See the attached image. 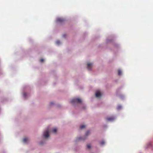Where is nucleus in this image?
I'll return each instance as SVG.
<instances>
[{
    "instance_id": "nucleus-1",
    "label": "nucleus",
    "mask_w": 153,
    "mask_h": 153,
    "mask_svg": "<svg viewBox=\"0 0 153 153\" xmlns=\"http://www.w3.org/2000/svg\"><path fill=\"white\" fill-rule=\"evenodd\" d=\"M71 102L72 103H80L81 102V100L79 98H74L72 99L71 101Z\"/></svg>"
},
{
    "instance_id": "nucleus-2",
    "label": "nucleus",
    "mask_w": 153,
    "mask_h": 153,
    "mask_svg": "<svg viewBox=\"0 0 153 153\" xmlns=\"http://www.w3.org/2000/svg\"><path fill=\"white\" fill-rule=\"evenodd\" d=\"M49 131L48 129L45 130L44 133L43 135L45 138H48L49 136Z\"/></svg>"
},
{
    "instance_id": "nucleus-3",
    "label": "nucleus",
    "mask_w": 153,
    "mask_h": 153,
    "mask_svg": "<svg viewBox=\"0 0 153 153\" xmlns=\"http://www.w3.org/2000/svg\"><path fill=\"white\" fill-rule=\"evenodd\" d=\"M65 21V19L62 18H59L56 19V21L58 23H62Z\"/></svg>"
},
{
    "instance_id": "nucleus-4",
    "label": "nucleus",
    "mask_w": 153,
    "mask_h": 153,
    "mask_svg": "<svg viewBox=\"0 0 153 153\" xmlns=\"http://www.w3.org/2000/svg\"><path fill=\"white\" fill-rule=\"evenodd\" d=\"M101 96V94L99 91H97L95 93V96L96 97H99Z\"/></svg>"
},
{
    "instance_id": "nucleus-5",
    "label": "nucleus",
    "mask_w": 153,
    "mask_h": 153,
    "mask_svg": "<svg viewBox=\"0 0 153 153\" xmlns=\"http://www.w3.org/2000/svg\"><path fill=\"white\" fill-rule=\"evenodd\" d=\"M92 64L91 63H88L87 64V68L88 70H91Z\"/></svg>"
},
{
    "instance_id": "nucleus-6",
    "label": "nucleus",
    "mask_w": 153,
    "mask_h": 153,
    "mask_svg": "<svg viewBox=\"0 0 153 153\" xmlns=\"http://www.w3.org/2000/svg\"><path fill=\"white\" fill-rule=\"evenodd\" d=\"M106 119L108 121H112L114 120V118L113 117H110L107 118Z\"/></svg>"
},
{
    "instance_id": "nucleus-7",
    "label": "nucleus",
    "mask_w": 153,
    "mask_h": 153,
    "mask_svg": "<svg viewBox=\"0 0 153 153\" xmlns=\"http://www.w3.org/2000/svg\"><path fill=\"white\" fill-rule=\"evenodd\" d=\"M52 132L54 133H56L57 131V129L56 128H53L52 130Z\"/></svg>"
},
{
    "instance_id": "nucleus-8",
    "label": "nucleus",
    "mask_w": 153,
    "mask_h": 153,
    "mask_svg": "<svg viewBox=\"0 0 153 153\" xmlns=\"http://www.w3.org/2000/svg\"><path fill=\"white\" fill-rule=\"evenodd\" d=\"M151 146V144L150 143H149L147 144L146 146V148L147 149L150 146Z\"/></svg>"
},
{
    "instance_id": "nucleus-9",
    "label": "nucleus",
    "mask_w": 153,
    "mask_h": 153,
    "mask_svg": "<svg viewBox=\"0 0 153 153\" xmlns=\"http://www.w3.org/2000/svg\"><path fill=\"white\" fill-rule=\"evenodd\" d=\"M122 74V71L121 70H118V75H120Z\"/></svg>"
},
{
    "instance_id": "nucleus-10",
    "label": "nucleus",
    "mask_w": 153,
    "mask_h": 153,
    "mask_svg": "<svg viewBox=\"0 0 153 153\" xmlns=\"http://www.w3.org/2000/svg\"><path fill=\"white\" fill-rule=\"evenodd\" d=\"M28 140V138H25L23 139V141L24 143H25Z\"/></svg>"
},
{
    "instance_id": "nucleus-11",
    "label": "nucleus",
    "mask_w": 153,
    "mask_h": 153,
    "mask_svg": "<svg viewBox=\"0 0 153 153\" xmlns=\"http://www.w3.org/2000/svg\"><path fill=\"white\" fill-rule=\"evenodd\" d=\"M80 127L81 129H82L85 127V126L84 125H82L80 126Z\"/></svg>"
},
{
    "instance_id": "nucleus-12",
    "label": "nucleus",
    "mask_w": 153,
    "mask_h": 153,
    "mask_svg": "<svg viewBox=\"0 0 153 153\" xmlns=\"http://www.w3.org/2000/svg\"><path fill=\"white\" fill-rule=\"evenodd\" d=\"M105 142L104 141H102L100 142V144L101 145H104L105 144Z\"/></svg>"
},
{
    "instance_id": "nucleus-13",
    "label": "nucleus",
    "mask_w": 153,
    "mask_h": 153,
    "mask_svg": "<svg viewBox=\"0 0 153 153\" xmlns=\"http://www.w3.org/2000/svg\"><path fill=\"white\" fill-rule=\"evenodd\" d=\"M122 108V107L121 105H119L117 107V109L118 110H120Z\"/></svg>"
},
{
    "instance_id": "nucleus-14",
    "label": "nucleus",
    "mask_w": 153,
    "mask_h": 153,
    "mask_svg": "<svg viewBox=\"0 0 153 153\" xmlns=\"http://www.w3.org/2000/svg\"><path fill=\"white\" fill-rule=\"evenodd\" d=\"M90 133V132L89 131H88L86 132V135L87 136L88 135H89Z\"/></svg>"
},
{
    "instance_id": "nucleus-15",
    "label": "nucleus",
    "mask_w": 153,
    "mask_h": 153,
    "mask_svg": "<svg viewBox=\"0 0 153 153\" xmlns=\"http://www.w3.org/2000/svg\"><path fill=\"white\" fill-rule=\"evenodd\" d=\"M87 147L89 149L91 148V146L90 144H88L87 145Z\"/></svg>"
},
{
    "instance_id": "nucleus-16",
    "label": "nucleus",
    "mask_w": 153,
    "mask_h": 153,
    "mask_svg": "<svg viewBox=\"0 0 153 153\" xmlns=\"http://www.w3.org/2000/svg\"><path fill=\"white\" fill-rule=\"evenodd\" d=\"M56 43L57 45H59L60 44V42L59 40H57L56 41Z\"/></svg>"
},
{
    "instance_id": "nucleus-17",
    "label": "nucleus",
    "mask_w": 153,
    "mask_h": 153,
    "mask_svg": "<svg viewBox=\"0 0 153 153\" xmlns=\"http://www.w3.org/2000/svg\"><path fill=\"white\" fill-rule=\"evenodd\" d=\"M43 61H44V60H43V59H40V62H43Z\"/></svg>"
},
{
    "instance_id": "nucleus-18",
    "label": "nucleus",
    "mask_w": 153,
    "mask_h": 153,
    "mask_svg": "<svg viewBox=\"0 0 153 153\" xmlns=\"http://www.w3.org/2000/svg\"><path fill=\"white\" fill-rule=\"evenodd\" d=\"M82 139L81 137H79L78 138L79 140H81Z\"/></svg>"
},
{
    "instance_id": "nucleus-19",
    "label": "nucleus",
    "mask_w": 153,
    "mask_h": 153,
    "mask_svg": "<svg viewBox=\"0 0 153 153\" xmlns=\"http://www.w3.org/2000/svg\"><path fill=\"white\" fill-rule=\"evenodd\" d=\"M25 95H26V93H24V96H25Z\"/></svg>"
},
{
    "instance_id": "nucleus-20",
    "label": "nucleus",
    "mask_w": 153,
    "mask_h": 153,
    "mask_svg": "<svg viewBox=\"0 0 153 153\" xmlns=\"http://www.w3.org/2000/svg\"><path fill=\"white\" fill-rule=\"evenodd\" d=\"M40 143L41 145H42L43 144L42 142H40Z\"/></svg>"
},
{
    "instance_id": "nucleus-21",
    "label": "nucleus",
    "mask_w": 153,
    "mask_h": 153,
    "mask_svg": "<svg viewBox=\"0 0 153 153\" xmlns=\"http://www.w3.org/2000/svg\"><path fill=\"white\" fill-rule=\"evenodd\" d=\"M65 34L63 35V36L64 37H65Z\"/></svg>"
},
{
    "instance_id": "nucleus-22",
    "label": "nucleus",
    "mask_w": 153,
    "mask_h": 153,
    "mask_svg": "<svg viewBox=\"0 0 153 153\" xmlns=\"http://www.w3.org/2000/svg\"><path fill=\"white\" fill-rule=\"evenodd\" d=\"M52 102H51V103H50V105H52Z\"/></svg>"
}]
</instances>
